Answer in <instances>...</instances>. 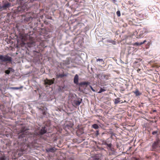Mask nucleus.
<instances>
[{"mask_svg":"<svg viewBox=\"0 0 160 160\" xmlns=\"http://www.w3.org/2000/svg\"><path fill=\"white\" fill-rule=\"evenodd\" d=\"M111 77L110 74H106L103 72L96 74V78H99L102 80L106 81L109 79Z\"/></svg>","mask_w":160,"mask_h":160,"instance_id":"1","label":"nucleus"},{"mask_svg":"<svg viewBox=\"0 0 160 160\" xmlns=\"http://www.w3.org/2000/svg\"><path fill=\"white\" fill-rule=\"evenodd\" d=\"M160 140L159 139H156L152 143V151H156L160 147Z\"/></svg>","mask_w":160,"mask_h":160,"instance_id":"2","label":"nucleus"},{"mask_svg":"<svg viewBox=\"0 0 160 160\" xmlns=\"http://www.w3.org/2000/svg\"><path fill=\"white\" fill-rule=\"evenodd\" d=\"M28 134V129H26L25 127H23L21 130V133L19 134L18 137L19 138H20L25 137Z\"/></svg>","mask_w":160,"mask_h":160,"instance_id":"3","label":"nucleus"},{"mask_svg":"<svg viewBox=\"0 0 160 160\" xmlns=\"http://www.w3.org/2000/svg\"><path fill=\"white\" fill-rule=\"evenodd\" d=\"M0 60L3 62H10L12 61V58L7 55L4 56L0 55Z\"/></svg>","mask_w":160,"mask_h":160,"instance_id":"4","label":"nucleus"},{"mask_svg":"<svg viewBox=\"0 0 160 160\" xmlns=\"http://www.w3.org/2000/svg\"><path fill=\"white\" fill-rule=\"evenodd\" d=\"M46 132L47 130L46 129V127H43L40 131H39L38 132H36L35 133L34 135L38 136V137L39 136L41 135L46 133Z\"/></svg>","mask_w":160,"mask_h":160,"instance_id":"5","label":"nucleus"},{"mask_svg":"<svg viewBox=\"0 0 160 160\" xmlns=\"http://www.w3.org/2000/svg\"><path fill=\"white\" fill-rule=\"evenodd\" d=\"M54 80L55 79L54 78L51 80L46 79L44 80V83L45 84L51 85L54 83Z\"/></svg>","mask_w":160,"mask_h":160,"instance_id":"6","label":"nucleus"},{"mask_svg":"<svg viewBox=\"0 0 160 160\" xmlns=\"http://www.w3.org/2000/svg\"><path fill=\"white\" fill-rule=\"evenodd\" d=\"M11 4L8 2L4 3L2 6L1 8L3 9H6L7 8H9L11 6Z\"/></svg>","mask_w":160,"mask_h":160,"instance_id":"7","label":"nucleus"},{"mask_svg":"<svg viewBox=\"0 0 160 160\" xmlns=\"http://www.w3.org/2000/svg\"><path fill=\"white\" fill-rule=\"evenodd\" d=\"M56 149L54 148H47L46 149V152H54L55 151Z\"/></svg>","mask_w":160,"mask_h":160,"instance_id":"8","label":"nucleus"},{"mask_svg":"<svg viewBox=\"0 0 160 160\" xmlns=\"http://www.w3.org/2000/svg\"><path fill=\"white\" fill-rule=\"evenodd\" d=\"M74 82L76 84H78V76L77 74H76L74 77Z\"/></svg>","mask_w":160,"mask_h":160,"instance_id":"9","label":"nucleus"},{"mask_svg":"<svg viewBox=\"0 0 160 160\" xmlns=\"http://www.w3.org/2000/svg\"><path fill=\"white\" fill-rule=\"evenodd\" d=\"M72 124L70 123L68 124H65L64 129H66L67 128L70 129L72 127Z\"/></svg>","mask_w":160,"mask_h":160,"instance_id":"10","label":"nucleus"},{"mask_svg":"<svg viewBox=\"0 0 160 160\" xmlns=\"http://www.w3.org/2000/svg\"><path fill=\"white\" fill-rule=\"evenodd\" d=\"M11 71L13 72L14 71V70L12 68H9L8 70L5 71V73L7 74H8L10 73Z\"/></svg>","mask_w":160,"mask_h":160,"instance_id":"11","label":"nucleus"},{"mask_svg":"<svg viewBox=\"0 0 160 160\" xmlns=\"http://www.w3.org/2000/svg\"><path fill=\"white\" fill-rule=\"evenodd\" d=\"M135 94L136 96H140L142 94V93L140 92L138 89H136L135 91L133 92Z\"/></svg>","mask_w":160,"mask_h":160,"instance_id":"12","label":"nucleus"},{"mask_svg":"<svg viewBox=\"0 0 160 160\" xmlns=\"http://www.w3.org/2000/svg\"><path fill=\"white\" fill-rule=\"evenodd\" d=\"M135 1L134 0H130L128 1V4L131 6H133L135 4Z\"/></svg>","mask_w":160,"mask_h":160,"instance_id":"13","label":"nucleus"},{"mask_svg":"<svg viewBox=\"0 0 160 160\" xmlns=\"http://www.w3.org/2000/svg\"><path fill=\"white\" fill-rule=\"evenodd\" d=\"M107 142V145L109 148H111L112 147V144L111 143V142L109 141V139H108L107 140H106Z\"/></svg>","mask_w":160,"mask_h":160,"instance_id":"14","label":"nucleus"},{"mask_svg":"<svg viewBox=\"0 0 160 160\" xmlns=\"http://www.w3.org/2000/svg\"><path fill=\"white\" fill-rule=\"evenodd\" d=\"M81 103V102L79 100H75L73 102V105L78 106Z\"/></svg>","mask_w":160,"mask_h":160,"instance_id":"15","label":"nucleus"},{"mask_svg":"<svg viewBox=\"0 0 160 160\" xmlns=\"http://www.w3.org/2000/svg\"><path fill=\"white\" fill-rule=\"evenodd\" d=\"M89 82H81L79 83V85L82 86V85H87L89 84Z\"/></svg>","mask_w":160,"mask_h":160,"instance_id":"16","label":"nucleus"},{"mask_svg":"<svg viewBox=\"0 0 160 160\" xmlns=\"http://www.w3.org/2000/svg\"><path fill=\"white\" fill-rule=\"evenodd\" d=\"M147 41L145 40H144L143 42H141L140 43H139L138 42H136L135 43V45H141L143 44H144L145 42H146Z\"/></svg>","mask_w":160,"mask_h":160,"instance_id":"17","label":"nucleus"},{"mask_svg":"<svg viewBox=\"0 0 160 160\" xmlns=\"http://www.w3.org/2000/svg\"><path fill=\"white\" fill-rule=\"evenodd\" d=\"M120 98H117L115 99L114 101V103L115 104H116L119 103L120 102Z\"/></svg>","mask_w":160,"mask_h":160,"instance_id":"18","label":"nucleus"},{"mask_svg":"<svg viewBox=\"0 0 160 160\" xmlns=\"http://www.w3.org/2000/svg\"><path fill=\"white\" fill-rule=\"evenodd\" d=\"M92 128L96 129L99 128V126L98 124H94L92 125Z\"/></svg>","mask_w":160,"mask_h":160,"instance_id":"19","label":"nucleus"},{"mask_svg":"<svg viewBox=\"0 0 160 160\" xmlns=\"http://www.w3.org/2000/svg\"><path fill=\"white\" fill-rule=\"evenodd\" d=\"M141 32V31H140V34H139V36H138V35H137V38H141L143 37V34L142 33H142Z\"/></svg>","mask_w":160,"mask_h":160,"instance_id":"20","label":"nucleus"},{"mask_svg":"<svg viewBox=\"0 0 160 160\" xmlns=\"http://www.w3.org/2000/svg\"><path fill=\"white\" fill-rule=\"evenodd\" d=\"M22 88L23 86H22L20 87H12L11 88L13 90H18Z\"/></svg>","mask_w":160,"mask_h":160,"instance_id":"21","label":"nucleus"},{"mask_svg":"<svg viewBox=\"0 0 160 160\" xmlns=\"http://www.w3.org/2000/svg\"><path fill=\"white\" fill-rule=\"evenodd\" d=\"M96 61L97 62H98V61H100V62H102V63H104V61L102 59H100V58L97 59L96 60Z\"/></svg>","mask_w":160,"mask_h":160,"instance_id":"22","label":"nucleus"},{"mask_svg":"<svg viewBox=\"0 0 160 160\" xmlns=\"http://www.w3.org/2000/svg\"><path fill=\"white\" fill-rule=\"evenodd\" d=\"M101 141L103 145H107V142L106 140H102Z\"/></svg>","mask_w":160,"mask_h":160,"instance_id":"23","label":"nucleus"},{"mask_svg":"<svg viewBox=\"0 0 160 160\" xmlns=\"http://www.w3.org/2000/svg\"><path fill=\"white\" fill-rule=\"evenodd\" d=\"M105 90H106L105 89H104L101 88H100V90L98 92L99 93H101L102 92L105 91Z\"/></svg>","mask_w":160,"mask_h":160,"instance_id":"24","label":"nucleus"},{"mask_svg":"<svg viewBox=\"0 0 160 160\" xmlns=\"http://www.w3.org/2000/svg\"><path fill=\"white\" fill-rule=\"evenodd\" d=\"M31 18H32L31 17H30L28 18H26L25 19V20L26 21H30Z\"/></svg>","mask_w":160,"mask_h":160,"instance_id":"25","label":"nucleus"},{"mask_svg":"<svg viewBox=\"0 0 160 160\" xmlns=\"http://www.w3.org/2000/svg\"><path fill=\"white\" fill-rule=\"evenodd\" d=\"M0 160H6V158L5 156H3L0 158Z\"/></svg>","mask_w":160,"mask_h":160,"instance_id":"26","label":"nucleus"},{"mask_svg":"<svg viewBox=\"0 0 160 160\" xmlns=\"http://www.w3.org/2000/svg\"><path fill=\"white\" fill-rule=\"evenodd\" d=\"M116 14L118 17H120L121 16L120 12L119 11H118L116 12Z\"/></svg>","mask_w":160,"mask_h":160,"instance_id":"27","label":"nucleus"},{"mask_svg":"<svg viewBox=\"0 0 160 160\" xmlns=\"http://www.w3.org/2000/svg\"><path fill=\"white\" fill-rule=\"evenodd\" d=\"M65 76V75L63 74H59L58 75V77H59L62 78V77H64Z\"/></svg>","mask_w":160,"mask_h":160,"instance_id":"28","label":"nucleus"},{"mask_svg":"<svg viewBox=\"0 0 160 160\" xmlns=\"http://www.w3.org/2000/svg\"><path fill=\"white\" fill-rule=\"evenodd\" d=\"M158 131H154L152 132V134L153 135H155L157 133Z\"/></svg>","mask_w":160,"mask_h":160,"instance_id":"29","label":"nucleus"},{"mask_svg":"<svg viewBox=\"0 0 160 160\" xmlns=\"http://www.w3.org/2000/svg\"><path fill=\"white\" fill-rule=\"evenodd\" d=\"M90 88H91V90L93 92H95V90L94 89H93V88L91 86H90Z\"/></svg>","mask_w":160,"mask_h":160,"instance_id":"30","label":"nucleus"},{"mask_svg":"<svg viewBox=\"0 0 160 160\" xmlns=\"http://www.w3.org/2000/svg\"><path fill=\"white\" fill-rule=\"evenodd\" d=\"M141 70V69L139 68H138L137 70V71L138 72V73H141L139 72Z\"/></svg>","mask_w":160,"mask_h":160,"instance_id":"31","label":"nucleus"},{"mask_svg":"<svg viewBox=\"0 0 160 160\" xmlns=\"http://www.w3.org/2000/svg\"><path fill=\"white\" fill-rule=\"evenodd\" d=\"M99 131H97L96 132V134L97 136L98 135H99Z\"/></svg>","mask_w":160,"mask_h":160,"instance_id":"32","label":"nucleus"},{"mask_svg":"<svg viewBox=\"0 0 160 160\" xmlns=\"http://www.w3.org/2000/svg\"><path fill=\"white\" fill-rule=\"evenodd\" d=\"M42 114H43V115H46V112H45V111H42Z\"/></svg>","mask_w":160,"mask_h":160,"instance_id":"33","label":"nucleus"},{"mask_svg":"<svg viewBox=\"0 0 160 160\" xmlns=\"http://www.w3.org/2000/svg\"><path fill=\"white\" fill-rule=\"evenodd\" d=\"M153 112H156V110H153Z\"/></svg>","mask_w":160,"mask_h":160,"instance_id":"34","label":"nucleus"},{"mask_svg":"<svg viewBox=\"0 0 160 160\" xmlns=\"http://www.w3.org/2000/svg\"><path fill=\"white\" fill-rule=\"evenodd\" d=\"M135 160H139V159L137 158H135Z\"/></svg>","mask_w":160,"mask_h":160,"instance_id":"35","label":"nucleus"},{"mask_svg":"<svg viewBox=\"0 0 160 160\" xmlns=\"http://www.w3.org/2000/svg\"><path fill=\"white\" fill-rule=\"evenodd\" d=\"M131 147H130V149L131 148Z\"/></svg>","mask_w":160,"mask_h":160,"instance_id":"36","label":"nucleus"}]
</instances>
